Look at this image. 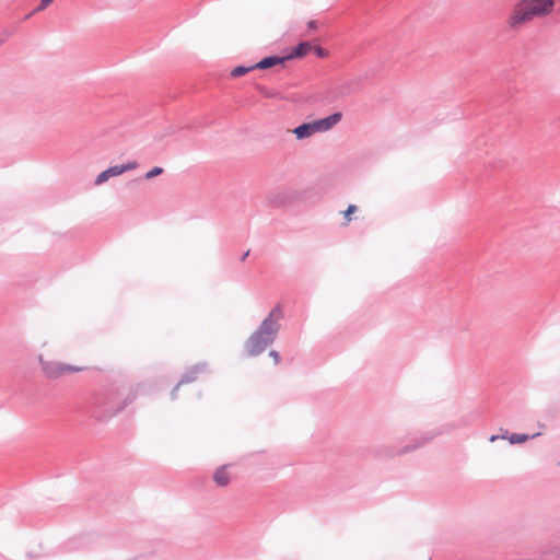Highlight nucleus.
<instances>
[{
  "instance_id": "2eb2a0df",
  "label": "nucleus",
  "mask_w": 560,
  "mask_h": 560,
  "mask_svg": "<svg viewBox=\"0 0 560 560\" xmlns=\"http://www.w3.org/2000/svg\"><path fill=\"white\" fill-rule=\"evenodd\" d=\"M136 398V395L133 393H130L127 395V397L124 399V402L122 405L117 408L115 411H113L110 415H108V417H113V416H116L118 412H120L126 406H128L129 404H131ZM101 420H104L105 418H107V416H104V417H98Z\"/></svg>"
},
{
  "instance_id": "f03ea898",
  "label": "nucleus",
  "mask_w": 560,
  "mask_h": 560,
  "mask_svg": "<svg viewBox=\"0 0 560 560\" xmlns=\"http://www.w3.org/2000/svg\"><path fill=\"white\" fill-rule=\"evenodd\" d=\"M534 19L529 10L518 0L509 13L505 23L510 32L517 33Z\"/></svg>"
},
{
  "instance_id": "6e6552de",
  "label": "nucleus",
  "mask_w": 560,
  "mask_h": 560,
  "mask_svg": "<svg viewBox=\"0 0 560 560\" xmlns=\"http://www.w3.org/2000/svg\"><path fill=\"white\" fill-rule=\"evenodd\" d=\"M539 435H540V432H537L535 434L529 435V434H525V433H512V434H510L508 431H505L501 436L491 435L489 440H490V442H494L495 440L501 438V439H504V440L505 439L509 440V442L511 444H521V443H524V442H526V441H528L530 439H535V438H537Z\"/></svg>"
},
{
  "instance_id": "9d476101",
  "label": "nucleus",
  "mask_w": 560,
  "mask_h": 560,
  "mask_svg": "<svg viewBox=\"0 0 560 560\" xmlns=\"http://www.w3.org/2000/svg\"><path fill=\"white\" fill-rule=\"evenodd\" d=\"M285 61H288L287 56L279 57V56H268L262 58L257 63L253 65V68L255 69H269L277 65H283Z\"/></svg>"
},
{
  "instance_id": "4be33fe9",
  "label": "nucleus",
  "mask_w": 560,
  "mask_h": 560,
  "mask_svg": "<svg viewBox=\"0 0 560 560\" xmlns=\"http://www.w3.org/2000/svg\"><path fill=\"white\" fill-rule=\"evenodd\" d=\"M308 27L310 28H315L316 27V22L315 21H310L308 22Z\"/></svg>"
},
{
  "instance_id": "f3484780",
  "label": "nucleus",
  "mask_w": 560,
  "mask_h": 560,
  "mask_svg": "<svg viewBox=\"0 0 560 560\" xmlns=\"http://www.w3.org/2000/svg\"><path fill=\"white\" fill-rule=\"evenodd\" d=\"M163 172H164V170L162 167L155 166L144 174V179H147V180L152 179V178L161 175Z\"/></svg>"
},
{
  "instance_id": "5701e85b",
  "label": "nucleus",
  "mask_w": 560,
  "mask_h": 560,
  "mask_svg": "<svg viewBox=\"0 0 560 560\" xmlns=\"http://www.w3.org/2000/svg\"><path fill=\"white\" fill-rule=\"evenodd\" d=\"M249 255V252H246L244 255H243V260Z\"/></svg>"
},
{
  "instance_id": "dca6fc26",
  "label": "nucleus",
  "mask_w": 560,
  "mask_h": 560,
  "mask_svg": "<svg viewBox=\"0 0 560 560\" xmlns=\"http://www.w3.org/2000/svg\"><path fill=\"white\" fill-rule=\"evenodd\" d=\"M252 70H255V68H253V66H249V67H245V66H237L235 67L232 71H231V75L233 78H238V77H242L248 72H250Z\"/></svg>"
},
{
  "instance_id": "6ab92c4d",
  "label": "nucleus",
  "mask_w": 560,
  "mask_h": 560,
  "mask_svg": "<svg viewBox=\"0 0 560 560\" xmlns=\"http://www.w3.org/2000/svg\"><path fill=\"white\" fill-rule=\"evenodd\" d=\"M269 357L273 359L275 364H279L280 363V354H279L278 351L270 350L269 351Z\"/></svg>"
},
{
  "instance_id": "423d86ee",
  "label": "nucleus",
  "mask_w": 560,
  "mask_h": 560,
  "mask_svg": "<svg viewBox=\"0 0 560 560\" xmlns=\"http://www.w3.org/2000/svg\"><path fill=\"white\" fill-rule=\"evenodd\" d=\"M207 371H208V364L206 362L198 363V364L194 365L191 369H189L188 371H186L183 374L180 381L173 388V390L171 393L172 399L176 398V393L180 385L194 382L198 374L205 373Z\"/></svg>"
},
{
  "instance_id": "7ed1b4c3",
  "label": "nucleus",
  "mask_w": 560,
  "mask_h": 560,
  "mask_svg": "<svg viewBox=\"0 0 560 560\" xmlns=\"http://www.w3.org/2000/svg\"><path fill=\"white\" fill-rule=\"evenodd\" d=\"M40 368L44 374L49 378H57L66 373L80 372L83 369L74 365L62 364L58 362L45 361L39 358Z\"/></svg>"
},
{
  "instance_id": "9b49d317",
  "label": "nucleus",
  "mask_w": 560,
  "mask_h": 560,
  "mask_svg": "<svg viewBox=\"0 0 560 560\" xmlns=\"http://www.w3.org/2000/svg\"><path fill=\"white\" fill-rule=\"evenodd\" d=\"M292 132L295 135V137L299 140H302V139L310 138L311 136H313L317 131L315 129L314 121H312V122H304V124L295 127L292 130Z\"/></svg>"
},
{
  "instance_id": "f8f14e48",
  "label": "nucleus",
  "mask_w": 560,
  "mask_h": 560,
  "mask_svg": "<svg viewBox=\"0 0 560 560\" xmlns=\"http://www.w3.org/2000/svg\"><path fill=\"white\" fill-rule=\"evenodd\" d=\"M313 48L310 42H302L295 46L292 51L287 55V59L302 58Z\"/></svg>"
},
{
  "instance_id": "0eeeda50",
  "label": "nucleus",
  "mask_w": 560,
  "mask_h": 560,
  "mask_svg": "<svg viewBox=\"0 0 560 560\" xmlns=\"http://www.w3.org/2000/svg\"><path fill=\"white\" fill-rule=\"evenodd\" d=\"M269 200L277 207L291 203L294 200V191L291 188H283L272 194Z\"/></svg>"
},
{
  "instance_id": "1a4fd4ad",
  "label": "nucleus",
  "mask_w": 560,
  "mask_h": 560,
  "mask_svg": "<svg viewBox=\"0 0 560 560\" xmlns=\"http://www.w3.org/2000/svg\"><path fill=\"white\" fill-rule=\"evenodd\" d=\"M341 113H334L325 118L314 120V126L317 132L330 130L335 125L341 120Z\"/></svg>"
},
{
  "instance_id": "20e7f679",
  "label": "nucleus",
  "mask_w": 560,
  "mask_h": 560,
  "mask_svg": "<svg viewBox=\"0 0 560 560\" xmlns=\"http://www.w3.org/2000/svg\"><path fill=\"white\" fill-rule=\"evenodd\" d=\"M534 18H545L552 13L555 0H521Z\"/></svg>"
},
{
  "instance_id": "f257e3e1",
  "label": "nucleus",
  "mask_w": 560,
  "mask_h": 560,
  "mask_svg": "<svg viewBox=\"0 0 560 560\" xmlns=\"http://www.w3.org/2000/svg\"><path fill=\"white\" fill-rule=\"evenodd\" d=\"M283 317V308L280 304H277L245 340L244 350L248 358L260 355L276 341Z\"/></svg>"
},
{
  "instance_id": "ddd939ff",
  "label": "nucleus",
  "mask_w": 560,
  "mask_h": 560,
  "mask_svg": "<svg viewBox=\"0 0 560 560\" xmlns=\"http://www.w3.org/2000/svg\"><path fill=\"white\" fill-rule=\"evenodd\" d=\"M429 442V439L427 438H423L421 439L420 441L416 442V443H410V444H407L406 446L401 447V448H398L397 451L393 452L390 455L392 456H401V455H405L407 453H411L422 446H424L427 443Z\"/></svg>"
},
{
  "instance_id": "a211bd4d",
  "label": "nucleus",
  "mask_w": 560,
  "mask_h": 560,
  "mask_svg": "<svg viewBox=\"0 0 560 560\" xmlns=\"http://www.w3.org/2000/svg\"><path fill=\"white\" fill-rule=\"evenodd\" d=\"M51 2H52V0H40L39 5L37 8H35L34 11L26 16V19L30 18L34 13L45 10Z\"/></svg>"
},
{
  "instance_id": "412c9836",
  "label": "nucleus",
  "mask_w": 560,
  "mask_h": 560,
  "mask_svg": "<svg viewBox=\"0 0 560 560\" xmlns=\"http://www.w3.org/2000/svg\"><path fill=\"white\" fill-rule=\"evenodd\" d=\"M315 50H316V55L318 57H325L326 56V51L322 47H316Z\"/></svg>"
},
{
  "instance_id": "39448f33",
  "label": "nucleus",
  "mask_w": 560,
  "mask_h": 560,
  "mask_svg": "<svg viewBox=\"0 0 560 560\" xmlns=\"http://www.w3.org/2000/svg\"><path fill=\"white\" fill-rule=\"evenodd\" d=\"M137 166H138V164L135 161L128 162V163L121 164V165L110 166V167L106 168L105 171L101 172L96 176V178L94 180V185L95 186H101L104 183H106L109 178L115 177V176H119V175H121V174H124V173H126L128 171H132Z\"/></svg>"
},
{
  "instance_id": "4468645a",
  "label": "nucleus",
  "mask_w": 560,
  "mask_h": 560,
  "mask_svg": "<svg viewBox=\"0 0 560 560\" xmlns=\"http://www.w3.org/2000/svg\"><path fill=\"white\" fill-rule=\"evenodd\" d=\"M213 479L215 481V483L220 487H225L226 485H229L230 482V477H229V474L226 472L225 470V467H221L219 468L214 475H213Z\"/></svg>"
},
{
  "instance_id": "aec40b11",
  "label": "nucleus",
  "mask_w": 560,
  "mask_h": 560,
  "mask_svg": "<svg viewBox=\"0 0 560 560\" xmlns=\"http://www.w3.org/2000/svg\"><path fill=\"white\" fill-rule=\"evenodd\" d=\"M357 210V207L354 205H350L347 210L345 211L346 218H349L350 214H352Z\"/></svg>"
}]
</instances>
